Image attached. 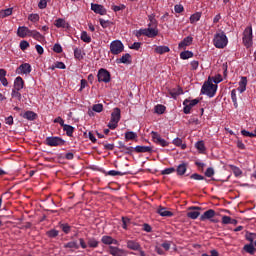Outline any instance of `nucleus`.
Instances as JSON below:
<instances>
[{
  "label": "nucleus",
  "mask_w": 256,
  "mask_h": 256,
  "mask_svg": "<svg viewBox=\"0 0 256 256\" xmlns=\"http://www.w3.org/2000/svg\"><path fill=\"white\" fill-rule=\"evenodd\" d=\"M148 21H150L148 23V28H141L137 30L135 34L136 37L139 38L144 35V37H148L149 39H155V37L159 35V28H157L159 22L155 19V14L148 15Z\"/></svg>",
  "instance_id": "obj_1"
},
{
  "label": "nucleus",
  "mask_w": 256,
  "mask_h": 256,
  "mask_svg": "<svg viewBox=\"0 0 256 256\" xmlns=\"http://www.w3.org/2000/svg\"><path fill=\"white\" fill-rule=\"evenodd\" d=\"M202 95H207V97H215L217 93V84H213L211 77L208 78V81L204 82L201 88Z\"/></svg>",
  "instance_id": "obj_2"
},
{
  "label": "nucleus",
  "mask_w": 256,
  "mask_h": 256,
  "mask_svg": "<svg viewBox=\"0 0 256 256\" xmlns=\"http://www.w3.org/2000/svg\"><path fill=\"white\" fill-rule=\"evenodd\" d=\"M213 43L216 49H225L229 40L227 39L225 32H219L214 35Z\"/></svg>",
  "instance_id": "obj_3"
},
{
  "label": "nucleus",
  "mask_w": 256,
  "mask_h": 256,
  "mask_svg": "<svg viewBox=\"0 0 256 256\" xmlns=\"http://www.w3.org/2000/svg\"><path fill=\"white\" fill-rule=\"evenodd\" d=\"M121 121V109L114 108L113 112L111 113V119L108 123V128L111 130L117 129L119 122Z\"/></svg>",
  "instance_id": "obj_4"
},
{
  "label": "nucleus",
  "mask_w": 256,
  "mask_h": 256,
  "mask_svg": "<svg viewBox=\"0 0 256 256\" xmlns=\"http://www.w3.org/2000/svg\"><path fill=\"white\" fill-rule=\"evenodd\" d=\"M243 44L247 49L253 46V27L248 26L245 28L242 37Z\"/></svg>",
  "instance_id": "obj_5"
},
{
  "label": "nucleus",
  "mask_w": 256,
  "mask_h": 256,
  "mask_svg": "<svg viewBox=\"0 0 256 256\" xmlns=\"http://www.w3.org/2000/svg\"><path fill=\"white\" fill-rule=\"evenodd\" d=\"M45 145H48V147H63L65 140L59 136H49L46 137Z\"/></svg>",
  "instance_id": "obj_6"
},
{
  "label": "nucleus",
  "mask_w": 256,
  "mask_h": 256,
  "mask_svg": "<svg viewBox=\"0 0 256 256\" xmlns=\"http://www.w3.org/2000/svg\"><path fill=\"white\" fill-rule=\"evenodd\" d=\"M125 51V45L120 40H114L110 43V53L112 55H119Z\"/></svg>",
  "instance_id": "obj_7"
},
{
  "label": "nucleus",
  "mask_w": 256,
  "mask_h": 256,
  "mask_svg": "<svg viewBox=\"0 0 256 256\" xmlns=\"http://www.w3.org/2000/svg\"><path fill=\"white\" fill-rule=\"evenodd\" d=\"M199 103V99H193V100H190V99H185L183 101V113L185 115H189L191 113V110L193 109V107H195V105H198Z\"/></svg>",
  "instance_id": "obj_8"
},
{
  "label": "nucleus",
  "mask_w": 256,
  "mask_h": 256,
  "mask_svg": "<svg viewBox=\"0 0 256 256\" xmlns=\"http://www.w3.org/2000/svg\"><path fill=\"white\" fill-rule=\"evenodd\" d=\"M99 83H109L111 81V73L105 68H101L97 74Z\"/></svg>",
  "instance_id": "obj_9"
},
{
  "label": "nucleus",
  "mask_w": 256,
  "mask_h": 256,
  "mask_svg": "<svg viewBox=\"0 0 256 256\" xmlns=\"http://www.w3.org/2000/svg\"><path fill=\"white\" fill-rule=\"evenodd\" d=\"M151 135H152V140L156 145H160V147H169V142L161 138V134L155 131H152Z\"/></svg>",
  "instance_id": "obj_10"
},
{
  "label": "nucleus",
  "mask_w": 256,
  "mask_h": 256,
  "mask_svg": "<svg viewBox=\"0 0 256 256\" xmlns=\"http://www.w3.org/2000/svg\"><path fill=\"white\" fill-rule=\"evenodd\" d=\"M31 70V64L23 63L16 69V73L17 75H29V73H31Z\"/></svg>",
  "instance_id": "obj_11"
},
{
  "label": "nucleus",
  "mask_w": 256,
  "mask_h": 256,
  "mask_svg": "<svg viewBox=\"0 0 256 256\" xmlns=\"http://www.w3.org/2000/svg\"><path fill=\"white\" fill-rule=\"evenodd\" d=\"M91 10L94 11L97 15H107V9L100 4H91Z\"/></svg>",
  "instance_id": "obj_12"
},
{
  "label": "nucleus",
  "mask_w": 256,
  "mask_h": 256,
  "mask_svg": "<svg viewBox=\"0 0 256 256\" xmlns=\"http://www.w3.org/2000/svg\"><path fill=\"white\" fill-rule=\"evenodd\" d=\"M126 247H127V249H130V251H140L141 250V244L139 242H137L136 240H127Z\"/></svg>",
  "instance_id": "obj_13"
},
{
  "label": "nucleus",
  "mask_w": 256,
  "mask_h": 256,
  "mask_svg": "<svg viewBox=\"0 0 256 256\" xmlns=\"http://www.w3.org/2000/svg\"><path fill=\"white\" fill-rule=\"evenodd\" d=\"M108 253L112 256H125V250L115 246H109Z\"/></svg>",
  "instance_id": "obj_14"
},
{
  "label": "nucleus",
  "mask_w": 256,
  "mask_h": 256,
  "mask_svg": "<svg viewBox=\"0 0 256 256\" xmlns=\"http://www.w3.org/2000/svg\"><path fill=\"white\" fill-rule=\"evenodd\" d=\"M191 45H193V38L191 36H187L178 44V49H187V47Z\"/></svg>",
  "instance_id": "obj_15"
},
{
  "label": "nucleus",
  "mask_w": 256,
  "mask_h": 256,
  "mask_svg": "<svg viewBox=\"0 0 256 256\" xmlns=\"http://www.w3.org/2000/svg\"><path fill=\"white\" fill-rule=\"evenodd\" d=\"M101 241L104 245H119V241L107 235L102 236Z\"/></svg>",
  "instance_id": "obj_16"
},
{
  "label": "nucleus",
  "mask_w": 256,
  "mask_h": 256,
  "mask_svg": "<svg viewBox=\"0 0 256 256\" xmlns=\"http://www.w3.org/2000/svg\"><path fill=\"white\" fill-rule=\"evenodd\" d=\"M215 215H216L215 210L209 209L200 216V221H207L209 219H213Z\"/></svg>",
  "instance_id": "obj_17"
},
{
  "label": "nucleus",
  "mask_w": 256,
  "mask_h": 256,
  "mask_svg": "<svg viewBox=\"0 0 256 256\" xmlns=\"http://www.w3.org/2000/svg\"><path fill=\"white\" fill-rule=\"evenodd\" d=\"M30 29L27 26H20L17 30L18 37L25 39V37H29Z\"/></svg>",
  "instance_id": "obj_18"
},
{
  "label": "nucleus",
  "mask_w": 256,
  "mask_h": 256,
  "mask_svg": "<svg viewBox=\"0 0 256 256\" xmlns=\"http://www.w3.org/2000/svg\"><path fill=\"white\" fill-rule=\"evenodd\" d=\"M54 25H55V27H57L58 29H69V23H67L66 21H65V19H63V18H58V19H56L55 20V22H54Z\"/></svg>",
  "instance_id": "obj_19"
},
{
  "label": "nucleus",
  "mask_w": 256,
  "mask_h": 256,
  "mask_svg": "<svg viewBox=\"0 0 256 256\" xmlns=\"http://www.w3.org/2000/svg\"><path fill=\"white\" fill-rule=\"evenodd\" d=\"M237 91H239V93H245V91H247V77H241Z\"/></svg>",
  "instance_id": "obj_20"
},
{
  "label": "nucleus",
  "mask_w": 256,
  "mask_h": 256,
  "mask_svg": "<svg viewBox=\"0 0 256 256\" xmlns=\"http://www.w3.org/2000/svg\"><path fill=\"white\" fill-rule=\"evenodd\" d=\"M23 87H25V81H23V78L18 76L15 78L14 80V88L17 91H21V89H23Z\"/></svg>",
  "instance_id": "obj_21"
},
{
  "label": "nucleus",
  "mask_w": 256,
  "mask_h": 256,
  "mask_svg": "<svg viewBox=\"0 0 256 256\" xmlns=\"http://www.w3.org/2000/svg\"><path fill=\"white\" fill-rule=\"evenodd\" d=\"M169 95H171L172 99H177L179 95H183V88L177 87L174 89L169 90Z\"/></svg>",
  "instance_id": "obj_22"
},
{
  "label": "nucleus",
  "mask_w": 256,
  "mask_h": 256,
  "mask_svg": "<svg viewBox=\"0 0 256 256\" xmlns=\"http://www.w3.org/2000/svg\"><path fill=\"white\" fill-rule=\"evenodd\" d=\"M134 151L136 153H151V151H153V148H151V146H136L134 148Z\"/></svg>",
  "instance_id": "obj_23"
},
{
  "label": "nucleus",
  "mask_w": 256,
  "mask_h": 256,
  "mask_svg": "<svg viewBox=\"0 0 256 256\" xmlns=\"http://www.w3.org/2000/svg\"><path fill=\"white\" fill-rule=\"evenodd\" d=\"M22 117L28 121H35V119H37V113L33 111H26L24 114H22Z\"/></svg>",
  "instance_id": "obj_24"
},
{
  "label": "nucleus",
  "mask_w": 256,
  "mask_h": 256,
  "mask_svg": "<svg viewBox=\"0 0 256 256\" xmlns=\"http://www.w3.org/2000/svg\"><path fill=\"white\" fill-rule=\"evenodd\" d=\"M116 63L130 64L131 63V54L126 53L121 58L116 60Z\"/></svg>",
  "instance_id": "obj_25"
},
{
  "label": "nucleus",
  "mask_w": 256,
  "mask_h": 256,
  "mask_svg": "<svg viewBox=\"0 0 256 256\" xmlns=\"http://www.w3.org/2000/svg\"><path fill=\"white\" fill-rule=\"evenodd\" d=\"M175 171L179 176L185 175V173H187V163H182L178 165Z\"/></svg>",
  "instance_id": "obj_26"
},
{
  "label": "nucleus",
  "mask_w": 256,
  "mask_h": 256,
  "mask_svg": "<svg viewBox=\"0 0 256 256\" xmlns=\"http://www.w3.org/2000/svg\"><path fill=\"white\" fill-rule=\"evenodd\" d=\"M87 245L91 249H97L99 247V241L95 237L87 238Z\"/></svg>",
  "instance_id": "obj_27"
},
{
  "label": "nucleus",
  "mask_w": 256,
  "mask_h": 256,
  "mask_svg": "<svg viewBox=\"0 0 256 256\" xmlns=\"http://www.w3.org/2000/svg\"><path fill=\"white\" fill-rule=\"evenodd\" d=\"M62 129H63V131L66 132V135H67L68 137H73V133H74V131H75V128H74L73 126H71V125H69V124H64V125L62 126Z\"/></svg>",
  "instance_id": "obj_28"
},
{
  "label": "nucleus",
  "mask_w": 256,
  "mask_h": 256,
  "mask_svg": "<svg viewBox=\"0 0 256 256\" xmlns=\"http://www.w3.org/2000/svg\"><path fill=\"white\" fill-rule=\"evenodd\" d=\"M28 37H32L36 41H41V39H43V35H41V33L37 30H30Z\"/></svg>",
  "instance_id": "obj_29"
},
{
  "label": "nucleus",
  "mask_w": 256,
  "mask_h": 256,
  "mask_svg": "<svg viewBox=\"0 0 256 256\" xmlns=\"http://www.w3.org/2000/svg\"><path fill=\"white\" fill-rule=\"evenodd\" d=\"M170 51H171V49H169V46H157L155 48V52L158 53L159 55L169 53Z\"/></svg>",
  "instance_id": "obj_30"
},
{
  "label": "nucleus",
  "mask_w": 256,
  "mask_h": 256,
  "mask_svg": "<svg viewBox=\"0 0 256 256\" xmlns=\"http://www.w3.org/2000/svg\"><path fill=\"white\" fill-rule=\"evenodd\" d=\"M64 249H79V243L77 241H70L64 244Z\"/></svg>",
  "instance_id": "obj_31"
},
{
  "label": "nucleus",
  "mask_w": 256,
  "mask_h": 256,
  "mask_svg": "<svg viewBox=\"0 0 256 256\" xmlns=\"http://www.w3.org/2000/svg\"><path fill=\"white\" fill-rule=\"evenodd\" d=\"M173 145L176 147H181V149H187V144H183V140L181 138H175L172 141Z\"/></svg>",
  "instance_id": "obj_32"
},
{
  "label": "nucleus",
  "mask_w": 256,
  "mask_h": 256,
  "mask_svg": "<svg viewBox=\"0 0 256 256\" xmlns=\"http://www.w3.org/2000/svg\"><path fill=\"white\" fill-rule=\"evenodd\" d=\"M230 169L235 175V177H241V175H243V171L235 165H230Z\"/></svg>",
  "instance_id": "obj_33"
},
{
  "label": "nucleus",
  "mask_w": 256,
  "mask_h": 256,
  "mask_svg": "<svg viewBox=\"0 0 256 256\" xmlns=\"http://www.w3.org/2000/svg\"><path fill=\"white\" fill-rule=\"evenodd\" d=\"M158 213L161 217H173V212L166 210L165 208H159Z\"/></svg>",
  "instance_id": "obj_34"
},
{
  "label": "nucleus",
  "mask_w": 256,
  "mask_h": 256,
  "mask_svg": "<svg viewBox=\"0 0 256 256\" xmlns=\"http://www.w3.org/2000/svg\"><path fill=\"white\" fill-rule=\"evenodd\" d=\"M244 251H246V253H249L250 255H255V246H253V244H246L243 247Z\"/></svg>",
  "instance_id": "obj_35"
},
{
  "label": "nucleus",
  "mask_w": 256,
  "mask_h": 256,
  "mask_svg": "<svg viewBox=\"0 0 256 256\" xmlns=\"http://www.w3.org/2000/svg\"><path fill=\"white\" fill-rule=\"evenodd\" d=\"M10 15H13V8H8L0 11V17L2 19H5V17H9Z\"/></svg>",
  "instance_id": "obj_36"
},
{
  "label": "nucleus",
  "mask_w": 256,
  "mask_h": 256,
  "mask_svg": "<svg viewBox=\"0 0 256 256\" xmlns=\"http://www.w3.org/2000/svg\"><path fill=\"white\" fill-rule=\"evenodd\" d=\"M191 57H193L192 51L186 50L180 53V59L187 60L191 59Z\"/></svg>",
  "instance_id": "obj_37"
},
{
  "label": "nucleus",
  "mask_w": 256,
  "mask_h": 256,
  "mask_svg": "<svg viewBox=\"0 0 256 256\" xmlns=\"http://www.w3.org/2000/svg\"><path fill=\"white\" fill-rule=\"evenodd\" d=\"M195 147L200 153H205L206 151L205 142H203V140L196 142Z\"/></svg>",
  "instance_id": "obj_38"
},
{
  "label": "nucleus",
  "mask_w": 256,
  "mask_h": 256,
  "mask_svg": "<svg viewBox=\"0 0 256 256\" xmlns=\"http://www.w3.org/2000/svg\"><path fill=\"white\" fill-rule=\"evenodd\" d=\"M231 99H232V103L235 107V109H237V107H239V104L237 103V90L233 89L231 91Z\"/></svg>",
  "instance_id": "obj_39"
},
{
  "label": "nucleus",
  "mask_w": 256,
  "mask_h": 256,
  "mask_svg": "<svg viewBox=\"0 0 256 256\" xmlns=\"http://www.w3.org/2000/svg\"><path fill=\"white\" fill-rule=\"evenodd\" d=\"M126 141H133V139H137V133L133 131H129L125 133Z\"/></svg>",
  "instance_id": "obj_40"
},
{
  "label": "nucleus",
  "mask_w": 256,
  "mask_h": 256,
  "mask_svg": "<svg viewBox=\"0 0 256 256\" xmlns=\"http://www.w3.org/2000/svg\"><path fill=\"white\" fill-rule=\"evenodd\" d=\"M201 19V12H196L190 16V23H197Z\"/></svg>",
  "instance_id": "obj_41"
},
{
  "label": "nucleus",
  "mask_w": 256,
  "mask_h": 256,
  "mask_svg": "<svg viewBox=\"0 0 256 256\" xmlns=\"http://www.w3.org/2000/svg\"><path fill=\"white\" fill-rule=\"evenodd\" d=\"M80 39L84 42V43H91V36H89V34H87V31H83L81 33Z\"/></svg>",
  "instance_id": "obj_42"
},
{
  "label": "nucleus",
  "mask_w": 256,
  "mask_h": 256,
  "mask_svg": "<svg viewBox=\"0 0 256 256\" xmlns=\"http://www.w3.org/2000/svg\"><path fill=\"white\" fill-rule=\"evenodd\" d=\"M112 11H114V13H118V11H125L126 6L125 4H120V5H112L111 7Z\"/></svg>",
  "instance_id": "obj_43"
},
{
  "label": "nucleus",
  "mask_w": 256,
  "mask_h": 256,
  "mask_svg": "<svg viewBox=\"0 0 256 256\" xmlns=\"http://www.w3.org/2000/svg\"><path fill=\"white\" fill-rule=\"evenodd\" d=\"M74 57L78 61H81V59H83V52L81 51V49H79V48L74 49Z\"/></svg>",
  "instance_id": "obj_44"
},
{
  "label": "nucleus",
  "mask_w": 256,
  "mask_h": 256,
  "mask_svg": "<svg viewBox=\"0 0 256 256\" xmlns=\"http://www.w3.org/2000/svg\"><path fill=\"white\" fill-rule=\"evenodd\" d=\"M165 109V106L158 104L155 106V113H157L158 115H163V113H165Z\"/></svg>",
  "instance_id": "obj_45"
},
{
  "label": "nucleus",
  "mask_w": 256,
  "mask_h": 256,
  "mask_svg": "<svg viewBox=\"0 0 256 256\" xmlns=\"http://www.w3.org/2000/svg\"><path fill=\"white\" fill-rule=\"evenodd\" d=\"M199 215H201V213L199 211H190L187 213V217L189 219H197L199 217Z\"/></svg>",
  "instance_id": "obj_46"
},
{
  "label": "nucleus",
  "mask_w": 256,
  "mask_h": 256,
  "mask_svg": "<svg viewBox=\"0 0 256 256\" xmlns=\"http://www.w3.org/2000/svg\"><path fill=\"white\" fill-rule=\"evenodd\" d=\"M245 237H246V240L250 242V244H253V241H255L256 239V234L247 232Z\"/></svg>",
  "instance_id": "obj_47"
},
{
  "label": "nucleus",
  "mask_w": 256,
  "mask_h": 256,
  "mask_svg": "<svg viewBox=\"0 0 256 256\" xmlns=\"http://www.w3.org/2000/svg\"><path fill=\"white\" fill-rule=\"evenodd\" d=\"M39 14H30L28 15V21H31L32 23H37L39 22Z\"/></svg>",
  "instance_id": "obj_48"
},
{
  "label": "nucleus",
  "mask_w": 256,
  "mask_h": 256,
  "mask_svg": "<svg viewBox=\"0 0 256 256\" xmlns=\"http://www.w3.org/2000/svg\"><path fill=\"white\" fill-rule=\"evenodd\" d=\"M107 174L110 175L111 177H117V175H120V176L126 175L125 172H120L117 170H110V171H108Z\"/></svg>",
  "instance_id": "obj_49"
},
{
  "label": "nucleus",
  "mask_w": 256,
  "mask_h": 256,
  "mask_svg": "<svg viewBox=\"0 0 256 256\" xmlns=\"http://www.w3.org/2000/svg\"><path fill=\"white\" fill-rule=\"evenodd\" d=\"M60 229H62L63 233L66 235L71 232V226H69V224H61Z\"/></svg>",
  "instance_id": "obj_50"
},
{
  "label": "nucleus",
  "mask_w": 256,
  "mask_h": 256,
  "mask_svg": "<svg viewBox=\"0 0 256 256\" xmlns=\"http://www.w3.org/2000/svg\"><path fill=\"white\" fill-rule=\"evenodd\" d=\"M210 81H212L213 83H215L216 85L221 83V81H223V77L221 76V74H218L214 77H211Z\"/></svg>",
  "instance_id": "obj_51"
},
{
  "label": "nucleus",
  "mask_w": 256,
  "mask_h": 256,
  "mask_svg": "<svg viewBox=\"0 0 256 256\" xmlns=\"http://www.w3.org/2000/svg\"><path fill=\"white\" fill-rule=\"evenodd\" d=\"M190 179H194V181H203L205 179V177L198 173H194L190 176Z\"/></svg>",
  "instance_id": "obj_52"
},
{
  "label": "nucleus",
  "mask_w": 256,
  "mask_h": 256,
  "mask_svg": "<svg viewBox=\"0 0 256 256\" xmlns=\"http://www.w3.org/2000/svg\"><path fill=\"white\" fill-rule=\"evenodd\" d=\"M92 110L95 111V113H101L103 111V104H94Z\"/></svg>",
  "instance_id": "obj_53"
},
{
  "label": "nucleus",
  "mask_w": 256,
  "mask_h": 256,
  "mask_svg": "<svg viewBox=\"0 0 256 256\" xmlns=\"http://www.w3.org/2000/svg\"><path fill=\"white\" fill-rule=\"evenodd\" d=\"M122 223H123V224H122V228L125 229V230H127V225H129V224L131 223V219H129V218L123 216V217H122Z\"/></svg>",
  "instance_id": "obj_54"
},
{
  "label": "nucleus",
  "mask_w": 256,
  "mask_h": 256,
  "mask_svg": "<svg viewBox=\"0 0 256 256\" xmlns=\"http://www.w3.org/2000/svg\"><path fill=\"white\" fill-rule=\"evenodd\" d=\"M171 173H175V168L170 167L161 171V175H171Z\"/></svg>",
  "instance_id": "obj_55"
},
{
  "label": "nucleus",
  "mask_w": 256,
  "mask_h": 256,
  "mask_svg": "<svg viewBox=\"0 0 256 256\" xmlns=\"http://www.w3.org/2000/svg\"><path fill=\"white\" fill-rule=\"evenodd\" d=\"M135 151V148L133 147H127L125 146L124 149L121 150L122 153H125L126 155H131Z\"/></svg>",
  "instance_id": "obj_56"
},
{
  "label": "nucleus",
  "mask_w": 256,
  "mask_h": 256,
  "mask_svg": "<svg viewBox=\"0 0 256 256\" xmlns=\"http://www.w3.org/2000/svg\"><path fill=\"white\" fill-rule=\"evenodd\" d=\"M29 43L26 41V40H22L21 42H20V49L22 50V51H26V49H29Z\"/></svg>",
  "instance_id": "obj_57"
},
{
  "label": "nucleus",
  "mask_w": 256,
  "mask_h": 256,
  "mask_svg": "<svg viewBox=\"0 0 256 256\" xmlns=\"http://www.w3.org/2000/svg\"><path fill=\"white\" fill-rule=\"evenodd\" d=\"M20 90H17L15 88L12 89V97L15 99H19L21 101V94L19 93Z\"/></svg>",
  "instance_id": "obj_58"
},
{
  "label": "nucleus",
  "mask_w": 256,
  "mask_h": 256,
  "mask_svg": "<svg viewBox=\"0 0 256 256\" xmlns=\"http://www.w3.org/2000/svg\"><path fill=\"white\" fill-rule=\"evenodd\" d=\"M52 69H67V66L63 62H56Z\"/></svg>",
  "instance_id": "obj_59"
},
{
  "label": "nucleus",
  "mask_w": 256,
  "mask_h": 256,
  "mask_svg": "<svg viewBox=\"0 0 256 256\" xmlns=\"http://www.w3.org/2000/svg\"><path fill=\"white\" fill-rule=\"evenodd\" d=\"M99 23L101 25V27H103V29H107V27H109V20H104L103 18L99 19Z\"/></svg>",
  "instance_id": "obj_60"
},
{
  "label": "nucleus",
  "mask_w": 256,
  "mask_h": 256,
  "mask_svg": "<svg viewBox=\"0 0 256 256\" xmlns=\"http://www.w3.org/2000/svg\"><path fill=\"white\" fill-rule=\"evenodd\" d=\"M174 11L175 13H183V11H185V8L181 4H176L174 6Z\"/></svg>",
  "instance_id": "obj_61"
},
{
  "label": "nucleus",
  "mask_w": 256,
  "mask_h": 256,
  "mask_svg": "<svg viewBox=\"0 0 256 256\" xmlns=\"http://www.w3.org/2000/svg\"><path fill=\"white\" fill-rule=\"evenodd\" d=\"M190 67H191L192 71H197V69H199V61L193 60L190 63Z\"/></svg>",
  "instance_id": "obj_62"
},
{
  "label": "nucleus",
  "mask_w": 256,
  "mask_h": 256,
  "mask_svg": "<svg viewBox=\"0 0 256 256\" xmlns=\"http://www.w3.org/2000/svg\"><path fill=\"white\" fill-rule=\"evenodd\" d=\"M206 177H213L215 175V170L212 167H209L205 171Z\"/></svg>",
  "instance_id": "obj_63"
},
{
  "label": "nucleus",
  "mask_w": 256,
  "mask_h": 256,
  "mask_svg": "<svg viewBox=\"0 0 256 256\" xmlns=\"http://www.w3.org/2000/svg\"><path fill=\"white\" fill-rule=\"evenodd\" d=\"M54 53H63V47L60 46V44H55L53 46Z\"/></svg>",
  "instance_id": "obj_64"
}]
</instances>
